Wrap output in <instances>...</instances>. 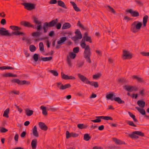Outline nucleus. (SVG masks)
<instances>
[{"label": "nucleus", "instance_id": "obj_8", "mask_svg": "<svg viewBox=\"0 0 149 149\" xmlns=\"http://www.w3.org/2000/svg\"><path fill=\"white\" fill-rule=\"evenodd\" d=\"M135 134H136L141 137L144 136V133L141 131H135L133 132H132V134H129V136L132 139H138L139 138V137L138 136L135 135Z\"/></svg>", "mask_w": 149, "mask_h": 149}, {"label": "nucleus", "instance_id": "obj_24", "mask_svg": "<svg viewBox=\"0 0 149 149\" xmlns=\"http://www.w3.org/2000/svg\"><path fill=\"white\" fill-rule=\"evenodd\" d=\"M70 3L72 5L75 11L78 12L80 11L81 10L79 8L77 7L76 4L73 1H70Z\"/></svg>", "mask_w": 149, "mask_h": 149}, {"label": "nucleus", "instance_id": "obj_51", "mask_svg": "<svg viewBox=\"0 0 149 149\" xmlns=\"http://www.w3.org/2000/svg\"><path fill=\"white\" fill-rule=\"evenodd\" d=\"M117 81L120 83H126V81L123 78H120L118 79Z\"/></svg>", "mask_w": 149, "mask_h": 149}, {"label": "nucleus", "instance_id": "obj_45", "mask_svg": "<svg viewBox=\"0 0 149 149\" xmlns=\"http://www.w3.org/2000/svg\"><path fill=\"white\" fill-rule=\"evenodd\" d=\"M76 54L74 52H71L69 53V57L72 59H74L75 57Z\"/></svg>", "mask_w": 149, "mask_h": 149}, {"label": "nucleus", "instance_id": "obj_35", "mask_svg": "<svg viewBox=\"0 0 149 149\" xmlns=\"http://www.w3.org/2000/svg\"><path fill=\"white\" fill-rule=\"evenodd\" d=\"M9 108H8L6 109L4 112V113L3 115V116L8 118L9 117V116H8V114L9 113Z\"/></svg>", "mask_w": 149, "mask_h": 149}, {"label": "nucleus", "instance_id": "obj_28", "mask_svg": "<svg viewBox=\"0 0 149 149\" xmlns=\"http://www.w3.org/2000/svg\"><path fill=\"white\" fill-rule=\"evenodd\" d=\"M137 104L139 107L142 108L144 107L145 105V102L142 100H138L137 101Z\"/></svg>", "mask_w": 149, "mask_h": 149}, {"label": "nucleus", "instance_id": "obj_59", "mask_svg": "<svg viewBox=\"0 0 149 149\" xmlns=\"http://www.w3.org/2000/svg\"><path fill=\"white\" fill-rule=\"evenodd\" d=\"M57 2L56 0H51L49 2L50 4H55Z\"/></svg>", "mask_w": 149, "mask_h": 149}, {"label": "nucleus", "instance_id": "obj_44", "mask_svg": "<svg viewBox=\"0 0 149 149\" xmlns=\"http://www.w3.org/2000/svg\"><path fill=\"white\" fill-rule=\"evenodd\" d=\"M8 131V130L4 127H1L0 128V132L1 133H5Z\"/></svg>", "mask_w": 149, "mask_h": 149}, {"label": "nucleus", "instance_id": "obj_52", "mask_svg": "<svg viewBox=\"0 0 149 149\" xmlns=\"http://www.w3.org/2000/svg\"><path fill=\"white\" fill-rule=\"evenodd\" d=\"M67 63L69 65L71 66H72L71 61L69 56H68L67 57Z\"/></svg>", "mask_w": 149, "mask_h": 149}, {"label": "nucleus", "instance_id": "obj_50", "mask_svg": "<svg viewBox=\"0 0 149 149\" xmlns=\"http://www.w3.org/2000/svg\"><path fill=\"white\" fill-rule=\"evenodd\" d=\"M127 124H128L129 125L136 127V126L134 124L133 122L132 121H128L127 122Z\"/></svg>", "mask_w": 149, "mask_h": 149}, {"label": "nucleus", "instance_id": "obj_31", "mask_svg": "<svg viewBox=\"0 0 149 149\" xmlns=\"http://www.w3.org/2000/svg\"><path fill=\"white\" fill-rule=\"evenodd\" d=\"M113 100H115V101L117 102L119 104H124L125 103L124 101L122 100L120 98L118 97H115L114 98Z\"/></svg>", "mask_w": 149, "mask_h": 149}, {"label": "nucleus", "instance_id": "obj_30", "mask_svg": "<svg viewBox=\"0 0 149 149\" xmlns=\"http://www.w3.org/2000/svg\"><path fill=\"white\" fill-rule=\"evenodd\" d=\"M67 40V38L66 37H62L60 38V40L57 42L58 44L60 45L64 42Z\"/></svg>", "mask_w": 149, "mask_h": 149}, {"label": "nucleus", "instance_id": "obj_21", "mask_svg": "<svg viewBox=\"0 0 149 149\" xmlns=\"http://www.w3.org/2000/svg\"><path fill=\"white\" fill-rule=\"evenodd\" d=\"M71 87V85L70 84H67L65 85L61 84L59 88V89L60 90H64L65 89L70 88Z\"/></svg>", "mask_w": 149, "mask_h": 149}, {"label": "nucleus", "instance_id": "obj_61", "mask_svg": "<svg viewBox=\"0 0 149 149\" xmlns=\"http://www.w3.org/2000/svg\"><path fill=\"white\" fill-rule=\"evenodd\" d=\"M56 27L57 29H61V24L60 23H58L56 25Z\"/></svg>", "mask_w": 149, "mask_h": 149}, {"label": "nucleus", "instance_id": "obj_33", "mask_svg": "<svg viewBox=\"0 0 149 149\" xmlns=\"http://www.w3.org/2000/svg\"><path fill=\"white\" fill-rule=\"evenodd\" d=\"M33 113V110H31L29 109H27L26 111V115L28 116H30L32 115Z\"/></svg>", "mask_w": 149, "mask_h": 149}, {"label": "nucleus", "instance_id": "obj_15", "mask_svg": "<svg viewBox=\"0 0 149 149\" xmlns=\"http://www.w3.org/2000/svg\"><path fill=\"white\" fill-rule=\"evenodd\" d=\"M114 93L113 92H111V93L107 94L106 96V97L107 99L110 100L111 101H113L114 100V98L115 95L114 94Z\"/></svg>", "mask_w": 149, "mask_h": 149}, {"label": "nucleus", "instance_id": "obj_1", "mask_svg": "<svg viewBox=\"0 0 149 149\" xmlns=\"http://www.w3.org/2000/svg\"><path fill=\"white\" fill-rule=\"evenodd\" d=\"M85 41L91 43H92V41L91 37L90 36L86 37L84 39V40H82L80 43L81 47L82 48L85 49L84 52V58L85 59L87 62L91 63L90 58L91 55V49L89 45H86Z\"/></svg>", "mask_w": 149, "mask_h": 149}, {"label": "nucleus", "instance_id": "obj_13", "mask_svg": "<svg viewBox=\"0 0 149 149\" xmlns=\"http://www.w3.org/2000/svg\"><path fill=\"white\" fill-rule=\"evenodd\" d=\"M40 128L42 130L46 131L48 129V127L43 122H40L38 123Z\"/></svg>", "mask_w": 149, "mask_h": 149}, {"label": "nucleus", "instance_id": "obj_62", "mask_svg": "<svg viewBox=\"0 0 149 149\" xmlns=\"http://www.w3.org/2000/svg\"><path fill=\"white\" fill-rule=\"evenodd\" d=\"M58 109L50 107L49 109V110L52 111H55Z\"/></svg>", "mask_w": 149, "mask_h": 149}, {"label": "nucleus", "instance_id": "obj_7", "mask_svg": "<svg viewBox=\"0 0 149 149\" xmlns=\"http://www.w3.org/2000/svg\"><path fill=\"white\" fill-rule=\"evenodd\" d=\"M11 82L13 84L17 83L19 85H23L24 84L29 85L30 83L29 81L26 80H20L18 79H13L10 80Z\"/></svg>", "mask_w": 149, "mask_h": 149}, {"label": "nucleus", "instance_id": "obj_29", "mask_svg": "<svg viewBox=\"0 0 149 149\" xmlns=\"http://www.w3.org/2000/svg\"><path fill=\"white\" fill-rule=\"evenodd\" d=\"M58 5L62 7L63 8L65 9H67V7L66 6L64 2L61 0H58Z\"/></svg>", "mask_w": 149, "mask_h": 149}, {"label": "nucleus", "instance_id": "obj_57", "mask_svg": "<svg viewBox=\"0 0 149 149\" xmlns=\"http://www.w3.org/2000/svg\"><path fill=\"white\" fill-rule=\"evenodd\" d=\"M148 16L147 15H145L143 19V22H147Z\"/></svg>", "mask_w": 149, "mask_h": 149}, {"label": "nucleus", "instance_id": "obj_55", "mask_svg": "<svg viewBox=\"0 0 149 149\" xmlns=\"http://www.w3.org/2000/svg\"><path fill=\"white\" fill-rule=\"evenodd\" d=\"M141 54L143 56H149V52H142L141 53Z\"/></svg>", "mask_w": 149, "mask_h": 149}, {"label": "nucleus", "instance_id": "obj_32", "mask_svg": "<svg viewBox=\"0 0 149 149\" xmlns=\"http://www.w3.org/2000/svg\"><path fill=\"white\" fill-rule=\"evenodd\" d=\"M52 59V57L51 56H50L49 57H43L40 58L39 60L40 61L42 60L44 61H48L51 60Z\"/></svg>", "mask_w": 149, "mask_h": 149}, {"label": "nucleus", "instance_id": "obj_16", "mask_svg": "<svg viewBox=\"0 0 149 149\" xmlns=\"http://www.w3.org/2000/svg\"><path fill=\"white\" fill-rule=\"evenodd\" d=\"M132 78L133 79H136L137 81L139 82H144V81L142 78L139 77L137 75H133L132 77Z\"/></svg>", "mask_w": 149, "mask_h": 149}, {"label": "nucleus", "instance_id": "obj_2", "mask_svg": "<svg viewBox=\"0 0 149 149\" xmlns=\"http://www.w3.org/2000/svg\"><path fill=\"white\" fill-rule=\"evenodd\" d=\"M10 28L13 31H16L12 32V33H10L9 32L8 30H7L5 28L3 27L0 28V29L2 30L5 32L4 33L2 34H0L1 36H10L14 35L15 36H18L20 35L23 36H25L26 34L25 33L18 31V30H21V28L20 27L15 26H10Z\"/></svg>", "mask_w": 149, "mask_h": 149}, {"label": "nucleus", "instance_id": "obj_46", "mask_svg": "<svg viewBox=\"0 0 149 149\" xmlns=\"http://www.w3.org/2000/svg\"><path fill=\"white\" fill-rule=\"evenodd\" d=\"M13 93L15 94L19 95V91L16 90H13L12 91H11L9 93V94H13Z\"/></svg>", "mask_w": 149, "mask_h": 149}, {"label": "nucleus", "instance_id": "obj_60", "mask_svg": "<svg viewBox=\"0 0 149 149\" xmlns=\"http://www.w3.org/2000/svg\"><path fill=\"white\" fill-rule=\"evenodd\" d=\"M79 135L78 134L74 133L73 132H72V137L75 138L78 137Z\"/></svg>", "mask_w": 149, "mask_h": 149}, {"label": "nucleus", "instance_id": "obj_36", "mask_svg": "<svg viewBox=\"0 0 149 149\" xmlns=\"http://www.w3.org/2000/svg\"><path fill=\"white\" fill-rule=\"evenodd\" d=\"M128 114H129L130 116L133 118L134 122H138V120L135 118V116L134 115H133L132 114V113L130 112H129Z\"/></svg>", "mask_w": 149, "mask_h": 149}, {"label": "nucleus", "instance_id": "obj_34", "mask_svg": "<svg viewBox=\"0 0 149 149\" xmlns=\"http://www.w3.org/2000/svg\"><path fill=\"white\" fill-rule=\"evenodd\" d=\"M136 4L139 6H142L143 5V2L141 0H135Z\"/></svg>", "mask_w": 149, "mask_h": 149}, {"label": "nucleus", "instance_id": "obj_43", "mask_svg": "<svg viewBox=\"0 0 149 149\" xmlns=\"http://www.w3.org/2000/svg\"><path fill=\"white\" fill-rule=\"evenodd\" d=\"M39 49L41 51L44 52V46L43 45V43L42 42H40L39 44Z\"/></svg>", "mask_w": 149, "mask_h": 149}, {"label": "nucleus", "instance_id": "obj_12", "mask_svg": "<svg viewBox=\"0 0 149 149\" xmlns=\"http://www.w3.org/2000/svg\"><path fill=\"white\" fill-rule=\"evenodd\" d=\"M20 24L25 27L28 28L31 27L34 28V27L33 25L31 24L30 22L25 21H22Z\"/></svg>", "mask_w": 149, "mask_h": 149}, {"label": "nucleus", "instance_id": "obj_37", "mask_svg": "<svg viewBox=\"0 0 149 149\" xmlns=\"http://www.w3.org/2000/svg\"><path fill=\"white\" fill-rule=\"evenodd\" d=\"M91 138L90 136L88 134H84V139L85 140L88 141Z\"/></svg>", "mask_w": 149, "mask_h": 149}, {"label": "nucleus", "instance_id": "obj_40", "mask_svg": "<svg viewBox=\"0 0 149 149\" xmlns=\"http://www.w3.org/2000/svg\"><path fill=\"white\" fill-rule=\"evenodd\" d=\"M65 134L66 137L67 139H68L69 138L72 137V132L70 133L68 131H67L66 132Z\"/></svg>", "mask_w": 149, "mask_h": 149}, {"label": "nucleus", "instance_id": "obj_58", "mask_svg": "<svg viewBox=\"0 0 149 149\" xmlns=\"http://www.w3.org/2000/svg\"><path fill=\"white\" fill-rule=\"evenodd\" d=\"M0 23L1 24L4 25L6 23V20L5 19H1Z\"/></svg>", "mask_w": 149, "mask_h": 149}, {"label": "nucleus", "instance_id": "obj_25", "mask_svg": "<svg viewBox=\"0 0 149 149\" xmlns=\"http://www.w3.org/2000/svg\"><path fill=\"white\" fill-rule=\"evenodd\" d=\"M71 27V25L70 23L68 22H65L63 24L62 27V29H65L70 28Z\"/></svg>", "mask_w": 149, "mask_h": 149}, {"label": "nucleus", "instance_id": "obj_4", "mask_svg": "<svg viewBox=\"0 0 149 149\" xmlns=\"http://www.w3.org/2000/svg\"><path fill=\"white\" fill-rule=\"evenodd\" d=\"M142 24L141 22L138 21H134L131 25V31L134 33L137 32L140 30Z\"/></svg>", "mask_w": 149, "mask_h": 149}, {"label": "nucleus", "instance_id": "obj_5", "mask_svg": "<svg viewBox=\"0 0 149 149\" xmlns=\"http://www.w3.org/2000/svg\"><path fill=\"white\" fill-rule=\"evenodd\" d=\"M58 20L56 19L55 20H53L49 23L45 22L43 24V29L44 30V32H47L48 30L47 27H51L54 26L56 24Z\"/></svg>", "mask_w": 149, "mask_h": 149}, {"label": "nucleus", "instance_id": "obj_6", "mask_svg": "<svg viewBox=\"0 0 149 149\" xmlns=\"http://www.w3.org/2000/svg\"><path fill=\"white\" fill-rule=\"evenodd\" d=\"M95 118H97L96 119L91 120V121L94 123H100L101 121V119L106 120H113V119L111 117L109 116H96Z\"/></svg>", "mask_w": 149, "mask_h": 149}, {"label": "nucleus", "instance_id": "obj_41", "mask_svg": "<svg viewBox=\"0 0 149 149\" xmlns=\"http://www.w3.org/2000/svg\"><path fill=\"white\" fill-rule=\"evenodd\" d=\"M41 33L39 32H36L33 33L32 35L33 37L39 36L41 34Z\"/></svg>", "mask_w": 149, "mask_h": 149}, {"label": "nucleus", "instance_id": "obj_49", "mask_svg": "<svg viewBox=\"0 0 149 149\" xmlns=\"http://www.w3.org/2000/svg\"><path fill=\"white\" fill-rule=\"evenodd\" d=\"M101 76V74H94L93 75V79H97L100 77Z\"/></svg>", "mask_w": 149, "mask_h": 149}, {"label": "nucleus", "instance_id": "obj_64", "mask_svg": "<svg viewBox=\"0 0 149 149\" xmlns=\"http://www.w3.org/2000/svg\"><path fill=\"white\" fill-rule=\"evenodd\" d=\"M26 41L27 44H31V40L30 38H27Z\"/></svg>", "mask_w": 149, "mask_h": 149}, {"label": "nucleus", "instance_id": "obj_47", "mask_svg": "<svg viewBox=\"0 0 149 149\" xmlns=\"http://www.w3.org/2000/svg\"><path fill=\"white\" fill-rule=\"evenodd\" d=\"M61 77L62 79H68V76L64 74L62 72L61 73Z\"/></svg>", "mask_w": 149, "mask_h": 149}, {"label": "nucleus", "instance_id": "obj_19", "mask_svg": "<svg viewBox=\"0 0 149 149\" xmlns=\"http://www.w3.org/2000/svg\"><path fill=\"white\" fill-rule=\"evenodd\" d=\"M113 141L116 143L117 144L121 145L122 144H125V142L122 141L116 138H113Z\"/></svg>", "mask_w": 149, "mask_h": 149}, {"label": "nucleus", "instance_id": "obj_53", "mask_svg": "<svg viewBox=\"0 0 149 149\" xmlns=\"http://www.w3.org/2000/svg\"><path fill=\"white\" fill-rule=\"evenodd\" d=\"M73 52L74 53H77L79 52V48L78 47H74L73 49Z\"/></svg>", "mask_w": 149, "mask_h": 149}, {"label": "nucleus", "instance_id": "obj_54", "mask_svg": "<svg viewBox=\"0 0 149 149\" xmlns=\"http://www.w3.org/2000/svg\"><path fill=\"white\" fill-rule=\"evenodd\" d=\"M123 54H131L129 51L126 49L123 50Z\"/></svg>", "mask_w": 149, "mask_h": 149}, {"label": "nucleus", "instance_id": "obj_3", "mask_svg": "<svg viewBox=\"0 0 149 149\" xmlns=\"http://www.w3.org/2000/svg\"><path fill=\"white\" fill-rule=\"evenodd\" d=\"M78 78L83 83L93 86L95 88H97L99 85L97 82L90 81L88 79L80 73L77 74Z\"/></svg>", "mask_w": 149, "mask_h": 149}, {"label": "nucleus", "instance_id": "obj_27", "mask_svg": "<svg viewBox=\"0 0 149 149\" xmlns=\"http://www.w3.org/2000/svg\"><path fill=\"white\" fill-rule=\"evenodd\" d=\"M135 108L142 115L145 116L146 115V111L144 109L138 107H135Z\"/></svg>", "mask_w": 149, "mask_h": 149}, {"label": "nucleus", "instance_id": "obj_38", "mask_svg": "<svg viewBox=\"0 0 149 149\" xmlns=\"http://www.w3.org/2000/svg\"><path fill=\"white\" fill-rule=\"evenodd\" d=\"M77 25L79 26L80 28H82L84 30H86L87 28L86 27L85 28L83 25L81 23L80 21H79L77 23Z\"/></svg>", "mask_w": 149, "mask_h": 149}, {"label": "nucleus", "instance_id": "obj_14", "mask_svg": "<svg viewBox=\"0 0 149 149\" xmlns=\"http://www.w3.org/2000/svg\"><path fill=\"white\" fill-rule=\"evenodd\" d=\"M33 22L35 23L38 24V25L37 26L36 28L38 30H40L42 28V27L41 25V22L38 21V18H37L34 17L33 18Z\"/></svg>", "mask_w": 149, "mask_h": 149}, {"label": "nucleus", "instance_id": "obj_9", "mask_svg": "<svg viewBox=\"0 0 149 149\" xmlns=\"http://www.w3.org/2000/svg\"><path fill=\"white\" fill-rule=\"evenodd\" d=\"M22 5L24 6V8L28 10H30L35 8V5L33 3H23Z\"/></svg>", "mask_w": 149, "mask_h": 149}, {"label": "nucleus", "instance_id": "obj_23", "mask_svg": "<svg viewBox=\"0 0 149 149\" xmlns=\"http://www.w3.org/2000/svg\"><path fill=\"white\" fill-rule=\"evenodd\" d=\"M77 126L79 129H81L87 128L88 127V125L87 124H77Z\"/></svg>", "mask_w": 149, "mask_h": 149}, {"label": "nucleus", "instance_id": "obj_26", "mask_svg": "<svg viewBox=\"0 0 149 149\" xmlns=\"http://www.w3.org/2000/svg\"><path fill=\"white\" fill-rule=\"evenodd\" d=\"M75 33L76 34L75 36L77 37L79 39H81L82 38V35L79 30L77 29L75 31Z\"/></svg>", "mask_w": 149, "mask_h": 149}, {"label": "nucleus", "instance_id": "obj_63", "mask_svg": "<svg viewBox=\"0 0 149 149\" xmlns=\"http://www.w3.org/2000/svg\"><path fill=\"white\" fill-rule=\"evenodd\" d=\"M6 14L4 12H2L0 13V17L4 18L6 16Z\"/></svg>", "mask_w": 149, "mask_h": 149}, {"label": "nucleus", "instance_id": "obj_11", "mask_svg": "<svg viewBox=\"0 0 149 149\" xmlns=\"http://www.w3.org/2000/svg\"><path fill=\"white\" fill-rule=\"evenodd\" d=\"M125 12L130 13L131 16L133 17H137L139 16V13L136 11H133L132 9H127Z\"/></svg>", "mask_w": 149, "mask_h": 149}, {"label": "nucleus", "instance_id": "obj_39", "mask_svg": "<svg viewBox=\"0 0 149 149\" xmlns=\"http://www.w3.org/2000/svg\"><path fill=\"white\" fill-rule=\"evenodd\" d=\"M49 72L52 73L54 76H57L58 75V73L56 70H50L49 71Z\"/></svg>", "mask_w": 149, "mask_h": 149}, {"label": "nucleus", "instance_id": "obj_18", "mask_svg": "<svg viewBox=\"0 0 149 149\" xmlns=\"http://www.w3.org/2000/svg\"><path fill=\"white\" fill-rule=\"evenodd\" d=\"M33 134L34 136L36 137L39 136V134L37 130V127L36 125L34 126L32 129Z\"/></svg>", "mask_w": 149, "mask_h": 149}, {"label": "nucleus", "instance_id": "obj_10", "mask_svg": "<svg viewBox=\"0 0 149 149\" xmlns=\"http://www.w3.org/2000/svg\"><path fill=\"white\" fill-rule=\"evenodd\" d=\"M124 89L128 92L136 91L138 90V88L135 86L125 85L123 86Z\"/></svg>", "mask_w": 149, "mask_h": 149}, {"label": "nucleus", "instance_id": "obj_56", "mask_svg": "<svg viewBox=\"0 0 149 149\" xmlns=\"http://www.w3.org/2000/svg\"><path fill=\"white\" fill-rule=\"evenodd\" d=\"M95 52L97 55L100 56H102V52L100 50H96Z\"/></svg>", "mask_w": 149, "mask_h": 149}, {"label": "nucleus", "instance_id": "obj_42", "mask_svg": "<svg viewBox=\"0 0 149 149\" xmlns=\"http://www.w3.org/2000/svg\"><path fill=\"white\" fill-rule=\"evenodd\" d=\"M29 49L31 52H33L35 51L36 49V48L35 46L33 45H31L29 46Z\"/></svg>", "mask_w": 149, "mask_h": 149}, {"label": "nucleus", "instance_id": "obj_20", "mask_svg": "<svg viewBox=\"0 0 149 149\" xmlns=\"http://www.w3.org/2000/svg\"><path fill=\"white\" fill-rule=\"evenodd\" d=\"M37 141V139H34L31 142V146L33 149H35L36 147Z\"/></svg>", "mask_w": 149, "mask_h": 149}, {"label": "nucleus", "instance_id": "obj_17", "mask_svg": "<svg viewBox=\"0 0 149 149\" xmlns=\"http://www.w3.org/2000/svg\"><path fill=\"white\" fill-rule=\"evenodd\" d=\"M105 8H106L107 10L109 12H111V13L114 14H115L116 12L115 10L110 6L109 5H107L105 6Z\"/></svg>", "mask_w": 149, "mask_h": 149}, {"label": "nucleus", "instance_id": "obj_22", "mask_svg": "<svg viewBox=\"0 0 149 149\" xmlns=\"http://www.w3.org/2000/svg\"><path fill=\"white\" fill-rule=\"evenodd\" d=\"M122 57L123 60L127 59H130L132 57V56L131 54H123Z\"/></svg>", "mask_w": 149, "mask_h": 149}, {"label": "nucleus", "instance_id": "obj_48", "mask_svg": "<svg viewBox=\"0 0 149 149\" xmlns=\"http://www.w3.org/2000/svg\"><path fill=\"white\" fill-rule=\"evenodd\" d=\"M39 55L37 54H35L33 56V58L35 61H37L38 59Z\"/></svg>", "mask_w": 149, "mask_h": 149}]
</instances>
